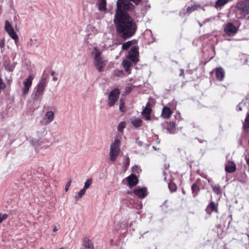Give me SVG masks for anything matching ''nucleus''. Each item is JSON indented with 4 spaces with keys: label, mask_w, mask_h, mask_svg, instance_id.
<instances>
[{
    "label": "nucleus",
    "mask_w": 249,
    "mask_h": 249,
    "mask_svg": "<svg viewBox=\"0 0 249 249\" xmlns=\"http://www.w3.org/2000/svg\"><path fill=\"white\" fill-rule=\"evenodd\" d=\"M133 5L127 1L122 0L117 2V9L114 22L117 34L124 39L131 37L136 33L137 25L127 12L132 10Z\"/></svg>",
    "instance_id": "1"
},
{
    "label": "nucleus",
    "mask_w": 249,
    "mask_h": 249,
    "mask_svg": "<svg viewBox=\"0 0 249 249\" xmlns=\"http://www.w3.org/2000/svg\"><path fill=\"white\" fill-rule=\"evenodd\" d=\"M139 52L137 48L134 46L132 47L128 52L125 58L123 61L122 66L124 71L128 74L130 73V67L133 64L136 65L139 61Z\"/></svg>",
    "instance_id": "2"
},
{
    "label": "nucleus",
    "mask_w": 249,
    "mask_h": 249,
    "mask_svg": "<svg viewBox=\"0 0 249 249\" xmlns=\"http://www.w3.org/2000/svg\"><path fill=\"white\" fill-rule=\"evenodd\" d=\"M101 50L97 46L94 47L91 51V56L93 59L94 65L99 71H103L107 65V61L104 59Z\"/></svg>",
    "instance_id": "3"
},
{
    "label": "nucleus",
    "mask_w": 249,
    "mask_h": 249,
    "mask_svg": "<svg viewBox=\"0 0 249 249\" xmlns=\"http://www.w3.org/2000/svg\"><path fill=\"white\" fill-rule=\"evenodd\" d=\"M236 14L239 19H243L249 14V0L240 1L236 5Z\"/></svg>",
    "instance_id": "4"
},
{
    "label": "nucleus",
    "mask_w": 249,
    "mask_h": 249,
    "mask_svg": "<svg viewBox=\"0 0 249 249\" xmlns=\"http://www.w3.org/2000/svg\"><path fill=\"white\" fill-rule=\"evenodd\" d=\"M121 141L116 139L110 145L109 151L110 160L114 162L118 157L120 151Z\"/></svg>",
    "instance_id": "5"
},
{
    "label": "nucleus",
    "mask_w": 249,
    "mask_h": 249,
    "mask_svg": "<svg viewBox=\"0 0 249 249\" xmlns=\"http://www.w3.org/2000/svg\"><path fill=\"white\" fill-rule=\"evenodd\" d=\"M46 80L45 78H42L35 88L34 92L32 94L34 100L40 99L41 97L44 93L46 87Z\"/></svg>",
    "instance_id": "6"
},
{
    "label": "nucleus",
    "mask_w": 249,
    "mask_h": 249,
    "mask_svg": "<svg viewBox=\"0 0 249 249\" xmlns=\"http://www.w3.org/2000/svg\"><path fill=\"white\" fill-rule=\"evenodd\" d=\"M120 95V90L118 89H115L110 91L108 95V105L109 107L113 106L118 100Z\"/></svg>",
    "instance_id": "7"
},
{
    "label": "nucleus",
    "mask_w": 249,
    "mask_h": 249,
    "mask_svg": "<svg viewBox=\"0 0 249 249\" xmlns=\"http://www.w3.org/2000/svg\"><path fill=\"white\" fill-rule=\"evenodd\" d=\"M4 28L9 36L15 40V43L17 44L18 41V37L12 27L11 23L7 20L5 22Z\"/></svg>",
    "instance_id": "8"
},
{
    "label": "nucleus",
    "mask_w": 249,
    "mask_h": 249,
    "mask_svg": "<svg viewBox=\"0 0 249 249\" xmlns=\"http://www.w3.org/2000/svg\"><path fill=\"white\" fill-rule=\"evenodd\" d=\"M54 114L52 111H47L44 115V117L40 121L43 125H47L51 123L54 119Z\"/></svg>",
    "instance_id": "9"
},
{
    "label": "nucleus",
    "mask_w": 249,
    "mask_h": 249,
    "mask_svg": "<svg viewBox=\"0 0 249 249\" xmlns=\"http://www.w3.org/2000/svg\"><path fill=\"white\" fill-rule=\"evenodd\" d=\"M33 77L29 75L23 82V87L22 89V94L23 95H26L29 91L32 86Z\"/></svg>",
    "instance_id": "10"
},
{
    "label": "nucleus",
    "mask_w": 249,
    "mask_h": 249,
    "mask_svg": "<svg viewBox=\"0 0 249 249\" xmlns=\"http://www.w3.org/2000/svg\"><path fill=\"white\" fill-rule=\"evenodd\" d=\"M224 32L229 36L235 34L237 32V28L231 23H228L224 28Z\"/></svg>",
    "instance_id": "11"
},
{
    "label": "nucleus",
    "mask_w": 249,
    "mask_h": 249,
    "mask_svg": "<svg viewBox=\"0 0 249 249\" xmlns=\"http://www.w3.org/2000/svg\"><path fill=\"white\" fill-rule=\"evenodd\" d=\"M134 194L139 197L142 198L147 196V189L145 188H140V187H137L133 191Z\"/></svg>",
    "instance_id": "12"
},
{
    "label": "nucleus",
    "mask_w": 249,
    "mask_h": 249,
    "mask_svg": "<svg viewBox=\"0 0 249 249\" xmlns=\"http://www.w3.org/2000/svg\"><path fill=\"white\" fill-rule=\"evenodd\" d=\"M82 245L85 249H94L93 242L88 236L83 237Z\"/></svg>",
    "instance_id": "13"
},
{
    "label": "nucleus",
    "mask_w": 249,
    "mask_h": 249,
    "mask_svg": "<svg viewBox=\"0 0 249 249\" xmlns=\"http://www.w3.org/2000/svg\"><path fill=\"white\" fill-rule=\"evenodd\" d=\"M126 180L128 182L129 187H133L136 185L138 183V179L136 175L132 174L126 178Z\"/></svg>",
    "instance_id": "14"
},
{
    "label": "nucleus",
    "mask_w": 249,
    "mask_h": 249,
    "mask_svg": "<svg viewBox=\"0 0 249 249\" xmlns=\"http://www.w3.org/2000/svg\"><path fill=\"white\" fill-rule=\"evenodd\" d=\"M215 73L217 79L220 81H223L225 74L224 70L221 67L217 68L215 69Z\"/></svg>",
    "instance_id": "15"
},
{
    "label": "nucleus",
    "mask_w": 249,
    "mask_h": 249,
    "mask_svg": "<svg viewBox=\"0 0 249 249\" xmlns=\"http://www.w3.org/2000/svg\"><path fill=\"white\" fill-rule=\"evenodd\" d=\"M236 170V165L234 162L229 161L225 165V170L229 173H233Z\"/></svg>",
    "instance_id": "16"
},
{
    "label": "nucleus",
    "mask_w": 249,
    "mask_h": 249,
    "mask_svg": "<svg viewBox=\"0 0 249 249\" xmlns=\"http://www.w3.org/2000/svg\"><path fill=\"white\" fill-rule=\"evenodd\" d=\"M206 213L209 214L212 212H218L217 206L213 201H212L207 207L206 209Z\"/></svg>",
    "instance_id": "17"
},
{
    "label": "nucleus",
    "mask_w": 249,
    "mask_h": 249,
    "mask_svg": "<svg viewBox=\"0 0 249 249\" xmlns=\"http://www.w3.org/2000/svg\"><path fill=\"white\" fill-rule=\"evenodd\" d=\"M172 113L171 109L168 107H165L162 109L161 116L164 118L168 119L171 116Z\"/></svg>",
    "instance_id": "18"
},
{
    "label": "nucleus",
    "mask_w": 249,
    "mask_h": 249,
    "mask_svg": "<svg viewBox=\"0 0 249 249\" xmlns=\"http://www.w3.org/2000/svg\"><path fill=\"white\" fill-rule=\"evenodd\" d=\"M149 104V103H148L147 104L146 107H145V108L143 110L142 112V114L147 120H149L150 119V113L151 109L150 108L148 107V106Z\"/></svg>",
    "instance_id": "19"
},
{
    "label": "nucleus",
    "mask_w": 249,
    "mask_h": 249,
    "mask_svg": "<svg viewBox=\"0 0 249 249\" xmlns=\"http://www.w3.org/2000/svg\"><path fill=\"white\" fill-rule=\"evenodd\" d=\"M164 126L167 128L168 131L170 133H173L175 132L176 124L174 122L170 123H166L164 124Z\"/></svg>",
    "instance_id": "20"
},
{
    "label": "nucleus",
    "mask_w": 249,
    "mask_h": 249,
    "mask_svg": "<svg viewBox=\"0 0 249 249\" xmlns=\"http://www.w3.org/2000/svg\"><path fill=\"white\" fill-rule=\"evenodd\" d=\"M232 0H217L215 4V8L218 9L224 6L225 4Z\"/></svg>",
    "instance_id": "21"
},
{
    "label": "nucleus",
    "mask_w": 249,
    "mask_h": 249,
    "mask_svg": "<svg viewBox=\"0 0 249 249\" xmlns=\"http://www.w3.org/2000/svg\"><path fill=\"white\" fill-rule=\"evenodd\" d=\"M107 1L106 0H98V9L101 11H106Z\"/></svg>",
    "instance_id": "22"
},
{
    "label": "nucleus",
    "mask_w": 249,
    "mask_h": 249,
    "mask_svg": "<svg viewBox=\"0 0 249 249\" xmlns=\"http://www.w3.org/2000/svg\"><path fill=\"white\" fill-rule=\"evenodd\" d=\"M131 122L135 127H138L142 125V121L139 118H133L131 119Z\"/></svg>",
    "instance_id": "23"
},
{
    "label": "nucleus",
    "mask_w": 249,
    "mask_h": 249,
    "mask_svg": "<svg viewBox=\"0 0 249 249\" xmlns=\"http://www.w3.org/2000/svg\"><path fill=\"white\" fill-rule=\"evenodd\" d=\"M200 7V5L198 4H194L191 6H189L186 10V12L188 14H191L193 11L197 10Z\"/></svg>",
    "instance_id": "24"
},
{
    "label": "nucleus",
    "mask_w": 249,
    "mask_h": 249,
    "mask_svg": "<svg viewBox=\"0 0 249 249\" xmlns=\"http://www.w3.org/2000/svg\"><path fill=\"white\" fill-rule=\"evenodd\" d=\"M192 193L194 194L193 196L196 197L197 193L199 191V187L195 183L193 184L191 187Z\"/></svg>",
    "instance_id": "25"
},
{
    "label": "nucleus",
    "mask_w": 249,
    "mask_h": 249,
    "mask_svg": "<svg viewBox=\"0 0 249 249\" xmlns=\"http://www.w3.org/2000/svg\"><path fill=\"white\" fill-rule=\"evenodd\" d=\"M135 42V40H134L128 41L126 42H125L122 45V49L123 50H127L130 47H131L133 45V44Z\"/></svg>",
    "instance_id": "26"
},
{
    "label": "nucleus",
    "mask_w": 249,
    "mask_h": 249,
    "mask_svg": "<svg viewBox=\"0 0 249 249\" xmlns=\"http://www.w3.org/2000/svg\"><path fill=\"white\" fill-rule=\"evenodd\" d=\"M85 192L86 190H85V189H82L79 193H78L77 195L75 196V199L76 200H79L83 196V195L85 194Z\"/></svg>",
    "instance_id": "27"
},
{
    "label": "nucleus",
    "mask_w": 249,
    "mask_h": 249,
    "mask_svg": "<svg viewBox=\"0 0 249 249\" xmlns=\"http://www.w3.org/2000/svg\"><path fill=\"white\" fill-rule=\"evenodd\" d=\"M211 187L213 192H215L216 194L219 195L221 194L219 186L211 185Z\"/></svg>",
    "instance_id": "28"
},
{
    "label": "nucleus",
    "mask_w": 249,
    "mask_h": 249,
    "mask_svg": "<svg viewBox=\"0 0 249 249\" xmlns=\"http://www.w3.org/2000/svg\"><path fill=\"white\" fill-rule=\"evenodd\" d=\"M124 100L123 98H121L120 100V105H119V109L122 112H124Z\"/></svg>",
    "instance_id": "29"
},
{
    "label": "nucleus",
    "mask_w": 249,
    "mask_h": 249,
    "mask_svg": "<svg viewBox=\"0 0 249 249\" xmlns=\"http://www.w3.org/2000/svg\"><path fill=\"white\" fill-rule=\"evenodd\" d=\"M126 124L124 122H122L118 124V130L120 132H123V129L125 127Z\"/></svg>",
    "instance_id": "30"
},
{
    "label": "nucleus",
    "mask_w": 249,
    "mask_h": 249,
    "mask_svg": "<svg viewBox=\"0 0 249 249\" xmlns=\"http://www.w3.org/2000/svg\"><path fill=\"white\" fill-rule=\"evenodd\" d=\"M31 143L36 147L37 146H40L41 145V142L39 140L32 139L31 140Z\"/></svg>",
    "instance_id": "31"
},
{
    "label": "nucleus",
    "mask_w": 249,
    "mask_h": 249,
    "mask_svg": "<svg viewBox=\"0 0 249 249\" xmlns=\"http://www.w3.org/2000/svg\"><path fill=\"white\" fill-rule=\"evenodd\" d=\"M91 182H92L91 179H89L87 180V181L85 183L83 189H85V190L86 191V190L87 189H88L89 187V186L91 185Z\"/></svg>",
    "instance_id": "32"
},
{
    "label": "nucleus",
    "mask_w": 249,
    "mask_h": 249,
    "mask_svg": "<svg viewBox=\"0 0 249 249\" xmlns=\"http://www.w3.org/2000/svg\"><path fill=\"white\" fill-rule=\"evenodd\" d=\"M141 171V169L140 168L139 166L138 165L134 166L132 168V172L134 173H137L138 174L140 173V172Z\"/></svg>",
    "instance_id": "33"
},
{
    "label": "nucleus",
    "mask_w": 249,
    "mask_h": 249,
    "mask_svg": "<svg viewBox=\"0 0 249 249\" xmlns=\"http://www.w3.org/2000/svg\"><path fill=\"white\" fill-rule=\"evenodd\" d=\"M68 181L67 183L66 184L65 188V191L67 192L68 190L69 189L70 186H71V178H69L68 179Z\"/></svg>",
    "instance_id": "34"
},
{
    "label": "nucleus",
    "mask_w": 249,
    "mask_h": 249,
    "mask_svg": "<svg viewBox=\"0 0 249 249\" xmlns=\"http://www.w3.org/2000/svg\"><path fill=\"white\" fill-rule=\"evenodd\" d=\"M168 187L172 192H174L176 190V186L174 184H169Z\"/></svg>",
    "instance_id": "35"
},
{
    "label": "nucleus",
    "mask_w": 249,
    "mask_h": 249,
    "mask_svg": "<svg viewBox=\"0 0 249 249\" xmlns=\"http://www.w3.org/2000/svg\"><path fill=\"white\" fill-rule=\"evenodd\" d=\"M8 217L7 214H2L0 213V224L4 220H5Z\"/></svg>",
    "instance_id": "36"
},
{
    "label": "nucleus",
    "mask_w": 249,
    "mask_h": 249,
    "mask_svg": "<svg viewBox=\"0 0 249 249\" xmlns=\"http://www.w3.org/2000/svg\"><path fill=\"white\" fill-rule=\"evenodd\" d=\"M6 88V85L3 82L2 79L0 77V90L4 89Z\"/></svg>",
    "instance_id": "37"
},
{
    "label": "nucleus",
    "mask_w": 249,
    "mask_h": 249,
    "mask_svg": "<svg viewBox=\"0 0 249 249\" xmlns=\"http://www.w3.org/2000/svg\"><path fill=\"white\" fill-rule=\"evenodd\" d=\"M243 127L245 130H248L249 129V122H246L245 121L243 124Z\"/></svg>",
    "instance_id": "38"
},
{
    "label": "nucleus",
    "mask_w": 249,
    "mask_h": 249,
    "mask_svg": "<svg viewBox=\"0 0 249 249\" xmlns=\"http://www.w3.org/2000/svg\"><path fill=\"white\" fill-rule=\"evenodd\" d=\"M59 229V226H53V232H56V231H58Z\"/></svg>",
    "instance_id": "39"
},
{
    "label": "nucleus",
    "mask_w": 249,
    "mask_h": 249,
    "mask_svg": "<svg viewBox=\"0 0 249 249\" xmlns=\"http://www.w3.org/2000/svg\"><path fill=\"white\" fill-rule=\"evenodd\" d=\"M116 72H118V73H116V75H117L118 76H122L124 74V72L122 71H118Z\"/></svg>",
    "instance_id": "40"
},
{
    "label": "nucleus",
    "mask_w": 249,
    "mask_h": 249,
    "mask_svg": "<svg viewBox=\"0 0 249 249\" xmlns=\"http://www.w3.org/2000/svg\"><path fill=\"white\" fill-rule=\"evenodd\" d=\"M136 143L140 146H141L142 145V142L138 139L136 140Z\"/></svg>",
    "instance_id": "41"
},
{
    "label": "nucleus",
    "mask_w": 249,
    "mask_h": 249,
    "mask_svg": "<svg viewBox=\"0 0 249 249\" xmlns=\"http://www.w3.org/2000/svg\"><path fill=\"white\" fill-rule=\"evenodd\" d=\"M35 40H33V39H31L30 41L28 42V44L30 46H33L34 44Z\"/></svg>",
    "instance_id": "42"
},
{
    "label": "nucleus",
    "mask_w": 249,
    "mask_h": 249,
    "mask_svg": "<svg viewBox=\"0 0 249 249\" xmlns=\"http://www.w3.org/2000/svg\"><path fill=\"white\" fill-rule=\"evenodd\" d=\"M240 104H241L240 103L237 106L236 110L237 111H241L242 110V107H240Z\"/></svg>",
    "instance_id": "43"
},
{
    "label": "nucleus",
    "mask_w": 249,
    "mask_h": 249,
    "mask_svg": "<svg viewBox=\"0 0 249 249\" xmlns=\"http://www.w3.org/2000/svg\"><path fill=\"white\" fill-rule=\"evenodd\" d=\"M245 120L246 122H249V112L247 114V116Z\"/></svg>",
    "instance_id": "44"
},
{
    "label": "nucleus",
    "mask_w": 249,
    "mask_h": 249,
    "mask_svg": "<svg viewBox=\"0 0 249 249\" xmlns=\"http://www.w3.org/2000/svg\"><path fill=\"white\" fill-rule=\"evenodd\" d=\"M4 45V42L3 41H1L0 42V48L3 47Z\"/></svg>",
    "instance_id": "45"
},
{
    "label": "nucleus",
    "mask_w": 249,
    "mask_h": 249,
    "mask_svg": "<svg viewBox=\"0 0 249 249\" xmlns=\"http://www.w3.org/2000/svg\"><path fill=\"white\" fill-rule=\"evenodd\" d=\"M53 81H57V77H53Z\"/></svg>",
    "instance_id": "46"
},
{
    "label": "nucleus",
    "mask_w": 249,
    "mask_h": 249,
    "mask_svg": "<svg viewBox=\"0 0 249 249\" xmlns=\"http://www.w3.org/2000/svg\"><path fill=\"white\" fill-rule=\"evenodd\" d=\"M54 73H55V72L54 71H52L51 72V75H53L54 74Z\"/></svg>",
    "instance_id": "47"
},
{
    "label": "nucleus",
    "mask_w": 249,
    "mask_h": 249,
    "mask_svg": "<svg viewBox=\"0 0 249 249\" xmlns=\"http://www.w3.org/2000/svg\"><path fill=\"white\" fill-rule=\"evenodd\" d=\"M183 73H184L183 70H182V72H181V73L180 74V75H182V74H183Z\"/></svg>",
    "instance_id": "48"
},
{
    "label": "nucleus",
    "mask_w": 249,
    "mask_h": 249,
    "mask_svg": "<svg viewBox=\"0 0 249 249\" xmlns=\"http://www.w3.org/2000/svg\"><path fill=\"white\" fill-rule=\"evenodd\" d=\"M113 242V240L112 239H111V240H110V243H111V244H112Z\"/></svg>",
    "instance_id": "49"
},
{
    "label": "nucleus",
    "mask_w": 249,
    "mask_h": 249,
    "mask_svg": "<svg viewBox=\"0 0 249 249\" xmlns=\"http://www.w3.org/2000/svg\"><path fill=\"white\" fill-rule=\"evenodd\" d=\"M40 249H45L43 248H41Z\"/></svg>",
    "instance_id": "50"
},
{
    "label": "nucleus",
    "mask_w": 249,
    "mask_h": 249,
    "mask_svg": "<svg viewBox=\"0 0 249 249\" xmlns=\"http://www.w3.org/2000/svg\"><path fill=\"white\" fill-rule=\"evenodd\" d=\"M248 236H249V235Z\"/></svg>",
    "instance_id": "51"
}]
</instances>
